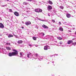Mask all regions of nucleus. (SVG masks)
Returning <instances> with one entry per match:
<instances>
[{"instance_id":"nucleus-56","label":"nucleus","mask_w":76,"mask_h":76,"mask_svg":"<svg viewBox=\"0 0 76 76\" xmlns=\"http://www.w3.org/2000/svg\"><path fill=\"white\" fill-rule=\"evenodd\" d=\"M72 17H73V16H72Z\"/></svg>"},{"instance_id":"nucleus-20","label":"nucleus","mask_w":76,"mask_h":76,"mask_svg":"<svg viewBox=\"0 0 76 76\" xmlns=\"http://www.w3.org/2000/svg\"><path fill=\"white\" fill-rule=\"evenodd\" d=\"M48 3L50 4H53V2L50 1H49Z\"/></svg>"},{"instance_id":"nucleus-6","label":"nucleus","mask_w":76,"mask_h":76,"mask_svg":"<svg viewBox=\"0 0 76 76\" xmlns=\"http://www.w3.org/2000/svg\"><path fill=\"white\" fill-rule=\"evenodd\" d=\"M0 52H1V53H2L3 54H6V50H5V49H4L3 48H2L1 50V51H0Z\"/></svg>"},{"instance_id":"nucleus-48","label":"nucleus","mask_w":76,"mask_h":76,"mask_svg":"<svg viewBox=\"0 0 76 76\" xmlns=\"http://www.w3.org/2000/svg\"><path fill=\"white\" fill-rule=\"evenodd\" d=\"M26 12H29L28 11H26Z\"/></svg>"},{"instance_id":"nucleus-35","label":"nucleus","mask_w":76,"mask_h":76,"mask_svg":"<svg viewBox=\"0 0 76 76\" xmlns=\"http://www.w3.org/2000/svg\"><path fill=\"white\" fill-rule=\"evenodd\" d=\"M42 35H43V36H44V35H45V34L44 33H42Z\"/></svg>"},{"instance_id":"nucleus-2","label":"nucleus","mask_w":76,"mask_h":76,"mask_svg":"<svg viewBox=\"0 0 76 76\" xmlns=\"http://www.w3.org/2000/svg\"><path fill=\"white\" fill-rule=\"evenodd\" d=\"M34 58V59H37V58H38L39 60L41 61V60H42L43 57L39 56L38 54L36 53L35 55V57Z\"/></svg>"},{"instance_id":"nucleus-12","label":"nucleus","mask_w":76,"mask_h":76,"mask_svg":"<svg viewBox=\"0 0 76 76\" xmlns=\"http://www.w3.org/2000/svg\"><path fill=\"white\" fill-rule=\"evenodd\" d=\"M14 14L16 16H19V13L17 12H15L14 13Z\"/></svg>"},{"instance_id":"nucleus-9","label":"nucleus","mask_w":76,"mask_h":76,"mask_svg":"<svg viewBox=\"0 0 76 76\" xmlns=\"http://www.w3.org/2000/svg\"><path fill=\"white\" fill-rule=\"evenodd\" d=\"M42 27L43 28H46V29H48V26H46L44 24L42 25Z\"/></svg>"},{"instance_id":"nucleus-10","label":"nucleus","mask_w":76,"mask_h":76,"mask_svg":"<svg viewBox=\"0 0 76 76\" xmlns=\"http://www.w3.org/2000/svg\"><path fill=\"white\" fill-rule=\"evenodd\" d=\"M4 27L3 24L1 23H0V28H3Z\"/></svg>"},{"instance_id":"nucleus-8","label":"nucleus","mask_w":76,"mask_h":76,"mask_svg":"<svg viewBox=\"0 0 76 76\" xmlns=\"http://www.w3.org/2000/svg\"><path fill=\"white\" fill-rule=\"evenodd\" d=\"M25 23L26 25H29L31 24V23L29 21H27L25 22Z\"/></svg>"},{"instance_id":"nucleus-52","label":"nucleus","mask_w":76,"mask_h":76,"mask_svg":"<svg viewBox=\"0 0 76 76\" xmlns=\"http://www.w3.org/2000/svg\"><path fill=\"white\" fill-rule=\"evenodd\" d=\"M31 60H33V58H31Z\"/></svg>"},{"instance_id":"nucleus-23","label":"nucleus","mask_w":76,"mask_h":76,"mask_svg":"<svg viewBox=\"0 0 76 76\" xmlns=\"http://www.w3.org/2000/svg\"><path fill=\"white\" fill-rule=\"evenodd\" d=\"M59 7L61 9H64V7L62 6H60Z\"/></svg>"},{"instance_id":"nucleus-4","label":"nucleus","mask_w":76,"mask_h":76,"mask_svg":"<svg viewBox=\"0 0 76 76\" xmlns=\"http://www.w3.org/2000/svg\"><path fill=\"white\" fill-rule=\"evenodd\" d=\"M34 11L36 12H37V13H39L40 12H42V10L41 9L38 8L35 9L34 10Z\"/></svg>"},{"instance_id":"nucleus-26","label":"nucleus","mask_w":76,"mask_h":76,"mask_svg":"<svg viewBox=\"0 0 76 76\" xmlns=\"http://www.w3.org/2000/svg\"><path fill=\"white\" fill-rule=\"evenodd\" d=\"M51 21L52 22H53V23H55L56 22V21H55V20H52Z\"/></svg>"},{"instance_id":"nucleus-29","label":"nucleus","mask_w":76,"mask_h":76,"mask_svg":"<svg viewBox=\"0 0 76 76\" xmlns=\"http://www.w3.org/2000/svg\"><path fill=\"white\" fill-rule=\"evenodd\" d=\"M9 11L10 12H13V11H12V10L10 9L9 10Z\"/></svg>"},{"instance_id":"nucleus-1","label":"nucleus","mask_w":76,"mask_h":76,"mask_svg":"<svg viewBox=\"0 0 76 76\" xmlns=\"http://www.w3.org/2000/svg\"><path fill=\"white\" fill-rule=\"evenodd\" d=\"M12 51H13L14 52H12V53H9V56L10 57H12V56H16L18 55V51L15 50V49H13Z\"/></svg>"},{"instance_id":"nucleus-25","label":"nucleus","mask_w":76,"mask_h":76,"mask_svg":"<svg viewBox=\"0 0 76 76\" xmlns=\"http://www.w3.org/2000/svg\"><path fill=\"white\" fill-rule=\"evenodd\" d=\"M33 39H34V40H37V38L35 37H33Z\"/></svg>"},{"instance_id":"nucleus-44","label":"nucleus","mask_w":76,"mask_h":76,"mask_svg":"<svg viewBox=\"0 0 76 76\" xmlns=\"http://www.w3.org/2000/svg\"><path fill=\"white\" fill-rule=\"evenodd\" d=\"M22 23H24V22L23 21H22Z\"/></svg>"},{"instance_id":"nucleus-45","label":"nucleus","mask_w":76,"mask_h":76,"mask_svg":"<svg viewBox=\"0 0 76 76\" xmlns=\"http://www.w3.org/2000/svg\"><path fill=\"white\" fill-rule=\"evenodd\" d=\"M0 20H2V19H1V18H0Z\"/></svg>"},{"instance_id":"nucleus-51","label":"nucleus","mask_w":76,"mask_h":76,"mask_svg":"<svg viewBox=\"0 0 76 76\" xmlns=\"http://www.w3.org/2000/svg\"><path fill=\"white\" fill-rule=\"evenodd\" d=\"M64 23H66V22H64Z\"/></svg>"},{"instance_id":"nucleus-46","label":"nucleus","mask_w":76,"mask_h":76,"mask_svg":"<svg viewBox=\"0 0 76 76\" xmlns=\"http://www.w3.org/2000/svg\"><path fill=\"white\" fill-rule=\"evenodd\" d=\"M75 34L76 35V31L75 32Z\"/></svg>"},{"instance_id":"nucleus-13","label":"nucleus","mask_w":76,"mask_h":76,"mask_svg":"<svg viewBox=\"0 0 76 76\" xmlns=\"http://www.w3.org/2000/svg\"><path fill=\"white\" fill-rule=\"evenodd\" d=\"M59 31H60L63 32V28H62V27H59Z\"/></svg>"},{"instance_id":"nucleus-3","label":"nucleus","mask_w":76,"mask_h":76,"mask_svg":"<svg viewBox=\"0 0 76 76\" xmlns=\"http://www.w3.org/2000/svg\"><path fill=\"white\" fill-rule=\"evenodd\" d=\"M27 57L28 58H30V59L32 58L33 57V56L32 54L30 53H28L27 55Z\"/></svg>"},{"instance_id":"nucleus-38","label":"nucleus","mask_w":76,"mask_h":76,"mask_svg":"<svg viewBox=\"0 0 76 76\" xmlns=\"http://www.w3.org/2000/svg\"><path fill=\"white\" fill-rule=\"evenodd\" d=\"M62 47H64V45H61Z\"/></svg>"},{"instance_id":"nucleus-15","label":"nucleus","mask_w":76,"mask_h":76,"mask_svg":"<svg viewBox=\"0 0 76 76\" xmlns=\"http://www.w3.org/2000/svg\"><path fill=\"white\" fill-rule=\"evenodd\" d=\"M72 42H73V41L69 40L67 42V44H70V43H72Z\"/></svg>"},{"instance_id":"nucleus-19","label":"nucleus","mask_w":76,"mask_h":76,"mask_svg":"<svg viewBox=\"0 0 76 76\" xmlns=\"http://www.w3.org/2000/svg\"><path fill=\"white\" fill-rule=\"evenodd\" d=\"M6 48L8 50H11V48L9 47H6Z\"/></svg>"},{"instance_id":"nucleus-24","label":"nucleus","mask_w":76,"mask_h":76,"mask_svg":"<svg viewBox=\"0 0 76 76\" xmlns=\"http://www.w3.org/2000/svg\"><path fill=\"white\" fill-rule=\"evenodd\" d=\"M27 0V1H32L33 2H34L35 1L33 0Z\"/></svg>"},{"instance_id":"nucleus-42","label":"nucleus","mask_w":76,"mask_h":76,"mask_svg":"<svg viewBox=\"0 0 76 76\" xmlns=\"http://www.w3.org/2000/svg\"><path fill=\"white\" fill-rule=\"evenodd\" d=\"M35 47H38V45H35Z\"/></svg>"},{"instance_id":"nucleus-31","label":"nucleus","mask_w":76,"mask_h":76,"mask_svg":"<svg viewBox=\"0 0 76 76\" xmlns=\"http://www.w3.org/2000/svg\"><path fill=\"white\" fill-rule=\"evenodd\" d=\"M7 6V5L6 4L4 5H2L1 6L2 7H5V6Z\"/></svg>"},{"instance_id":"nucleus-32","label":"nucleus","mask_w":76,"mask_h":76,"mask_svg":"<svg viewBox=\"0 0 76 76\" xmlns=\"http://www.w3.org/2000/svg\"><path fill=\"white\" fill-rule=\"evenodd\" d=\"M59 44L61 45V44H63V42H59Z\"/></svg>"},{"instance_id":"nucleus-30","label":"nucleus","mask_w":76,"mask_h":76,"mask_svg":"<svg viewBox=\"0 0 76 76\" xmlns=\"http://www.w3.org/2000/svg\"><path fill=\"white\" fill-rule=\"evenodd\" d=\"M6 44L7 45H10V43H6Z\"/></svg>"},{"instance_id":"nucleus-7","label":"nucleus","mask_w":76,"mask_h":76,"mask_svg":"<svg viewBox=\"0 0 76 76\" xmlns=\"http://www.w3.org/2000/svg\"><path fill=\"white\" fill-rule=\"evenodd\" d=\"M48 10L49 11L50 10H51L53 9V7H52V6H50V5H48V7H47Z\"/></svg>"},{"instance_id":"nucleus-47","label":"nucleus","mask_w":76,"mask_h":76,"mask_svg":"<svg viewBox=\"0 0 76 76\" xmlns=\"http://www.w3.org/2000/svg\"><path fill=\"white\" fill-rule=\"evenodd\" d=\"M56 56H58V54H56Z\"/></svg>"},{"instance_id":"nucleus-5","label":"nucleus","mask_w":76,"mask_h":76,"mask_svg":"<svg viewBox=\"0 0 76 76\" xmlns=\"http://www.w3.org/2000/svg\"><path fill=\"white\" fill-rule=\"evenodd\" d=\"M48 49H50V46L47 45L45 46L44 48V49L45 50H47Z\"/></svg>"},{"instance_id":"nucleus-28","label":"nucleus","mask_w":76,"mask_h":76,"mask_svg":"<svg viewBox=\"0 0 76 76\" xmlns=\"http://www.w3.org/2000/svg\"><path fill=\"white\" fill-rule=\"evenodd\" d=\"M72 44V45H74V46H75V45H76V42L75 43H73Z\"/></svg>"},{"instance_id":"nucleus-53","label":"nucleus","mask_w":76,"mask_h":76,"mask_svg":"<svg viewBox=\"0 0 76 76\" xmlns=\"http://www.w3.org/2000/svg\"><path fill=\"white\" fill-rule=\"evenodd\" d=\"M64 24H66L65 23H64Z\"/></svg>"},{"instance_id":"nucleus-57","label":"nucleus","mask_w":76,"mask_h":76,"mask_svg":"<svg viewBox=\"0 0 76 76\" xmlns=\"http://www.w3.org/2000/svg\"><path fill=\"white\" fill-rule=\"evenodd\" d=\"M70 32H71V31H70Z\"/></svg>"},{"instance_id":"nucleus-17","label":"nucleus","mask_w":76,"mask_h":76,"mask_svg":"<svg viewBox=\"0 0 76 76\" xmlns=\"http://www.w3.org/2000/svg\"><path fill=\"white\" fill-rule=\"evenodd\" d=\"M23 4L24 5H27V4H28V3L26 2H24L23 3Z\"/></svg>"},{"instance_id":"nucleus-43","label":"nucleus","mask_w":76,"mask_h":76,"mask_svg":"<svg viewBox=\"0 0 76 76\" xmlns=\"http://www.w3.org/2000/svg\"><path fill=\"white\" fill-rule=\"evenodd\" d=\"M52 63H54V61H53L52 62Z\"/></svg>"},{"instance_id":"nucleus-36","label":"nucleus","mask_w":76,"mask_h":76,"mask_svg":"<svg viewBox=\"0 0 76 76\" xmlns=\"http://www.w3.org/2000/svg\"><path fill=\"white\" fill-rule=\"evenodd\" d=\"M59 25H61V22H59Z\"/></svg>"},{"instance_id":"nucleus-55","label":"nucleus","mask_w":76,"mask_h":76,"mask_svg":"<svg viewBox=\"0 0 76 76\" xmlns=\"http://www.w3.org/2000/svg\"><path fill=\"white\" fill-rule=\"evenodd\" d=\"M37 28L38 29V27H37Z\"/></svg>"},{"instance_id":"nucleus-50","label":"nucleus","mask_w":76,"mask_h":76,"mask_svg":"<svg viewBox=\"0 0 76 76\" xmlns=\"http://www.w3.org/2000/svg\"><path fill=\"white\" fill-rule=\"evenodd\" d=\"M7 0V1H9V0Z\"/></svg>"},{"instance_id":"nucleus-49","label":"nucleus","mask_w":76,"mask_h":76,"mask_svg":"<svg viewBox=\"0 0 76 76\" xmlns=\"http://www.w3.org/2000/svg\"><path fill=\"white\" fill-rule=\"evenodd\" d=\"M20 32L21 33H22V31H20Z\"/></svg>"},{"instance_id":"nucleus-41","label":"nucleus","mask_w":76,"mask_h":76,"mask_svg":"<svg viewBox=\"0 0 76 76\" xmlns=\"http://www.w3.org/2000/svg\"><path fill=\"white\" fill-rule=\"evenodd\" d=\"M21 28H22V29H23V28H24V27H21Z\"/></svg>"},{"instance_id":"nucleus-21","label":"nucleus","mask_w":76,"mask_h":76,"mask_svg":"<svg viewBox=\"0 0 76 76\" xmlns=\"http://www.w3.org/2000/svg\"><path fill=\"white\" fill-rule=\"evenodd\" d=\"M57 38L58 39H59V40H61V39H62V38L60 37H57Z\"/></svg>"},{"instance_id":"nucleus-40","label":"nucleus","mask_w":76,"mask_h":76,"mask_svg":"<svg viewBox=\"0 0 76 76\" xmlns=\"http://www.w3.org/2000/svg\"><path fill=\"white\" fill-rule=\"evenodd\" d=\"M18 31H22V30H21V29H18Z\"/></svg>"},{"instance_id":"nucleus-39","label":"nucleus","mask_w":76,"mask_h":76,"mask_svg":"<svg viewBox=\"0 0 76 76\" xmlns=\"http://www.w3.org/2000/svg\"><path fill=\"white\" fill-rule=\"evenodd\" d=\"M48 15L49 16H50V14H48Z\"/></svg>"},{"instance_id":"nucleus-14","label":"nucleus","mask_w":76,"mask_h":76,"mask_svg":"<svg viewBox=\"0 0 76 76\" xmlns=\"http://www.w3.org/2000/svg\"><path fill=\"white\" fill-rule=\"evenodd\" d=\"M8 38H11V37H13V36L11 34H8Z\"/></svg>"},{"instance_id":"nucleus-22","label":"nucleus","mask_w":76,"mask_h":76,"mask_svg":"<svg viewBox=\"0 0 76 76\" xmlns=\"http://www.w3.org/2000/svg\"><path fill=\"white\" fill-rule=\"evenodd\" d=\"M43 39H48V37L47 36H46L45 37H43Z\"/></svg>"},{"instance_id":"nucleus-54","label":"nucleus","mask_w":76,"mask_h":76,"mask_svg":"<svg viewBox=\"0 0 76 76\" xmlns=\"http://www.w3.org/2000/svg\"><path fill=\"white\" fill-rule=\"evenodd\" d=\"M49 63H50L49 62V63H48V64H49Z\"/></svg>"},{"instance_id":"nucleus-37","label":"nucleus","mask_w":76,"mask_h":76,"mask_svg":"<svg viewBox=\"0 0 76 76\" xmlns=\"http://www.w3.org/2000/svg\"><path fill=\"white\" fill-rule=\"evenodd\" d=\"M54 13H55V14H56V11H54Z\"/></svg>"},{"instance_id":"nucleus-27","label":"nucleus","mask_w":76,"mask_h":76,"mask_svg":"<svg viewBox=\"0 0 76 76\" xmlns=\"http://www.w3.org/2000/svg\"><path fill=\"white\" fill-rule=\"evenodd\" d=\"M21 53V52H20V57H22V56H23L22 53Z\"/></svg>"},{"instance_id":"nucleus-34","label":"nucleus","mask_w":76,"mask_h":76,"mask_svg":"<svg viewBox=\"0 0 76 76\" xmlns=\"http://www.w3.org/2000/svg\"><path fill=\"white\" fill-rule=\"evenodd\" d=\"M28 45L30 46V48L32 47V45H31L29 44Z\"/></svg>"},{"instance_id":"nucleus-33","label":"nucleus","mask_w":76,"mask_h":76,"mask_svg":"<svg viewBox=\"0 0 76 76\" xmlns=\"http://www.w3.org/2000/svg\"><path fill=\"white\" fill-rule=\"evenodd\" d=\"M15 36V37L16 38H18V35H14Z\"/></svg>"},{"instance_id":"nucleus-11","label":"nucleus","mask_w":76,"mask_h":76,"mask_svg":"<svg viewBox=\"0 0 76 76\" xmlns=\"http://www.w3.org/2000/svg\"><path fill=\"white\" fill-rule=\"evenodd\" d=\"M66 16L67 18H70L71 17V15L67 13L66 14Z\"/></svg>"},{"instance_id":"nucleus-16","label":"nucleus","mask_w":76,"mask_h":76,"mask_svg":"<svg viewBox=\"0 0 76 76\" xmlns=\"http://www.w3.org/2000/svg\"><path fill=\"white\" fill-rule=\"evenodd\" d=\"M17 42L18 43V44H22L23 42H22V40H19Z\"/></svg>"},{"instance_id":"nucleus-18","label":"nucleus","mask_w":76,"mask_h":76,"mask_svg":"<svg viewBox=\"0 0 76 76\" xmlns=\"http://www.w3.org/2000/svg\"><path fill=\"white\" fill-rule=\"evenodd\" d=\"M39 20H41V21H42L43 22H48V20H41L39 19Z\"/></svg>"}]
</instances>
